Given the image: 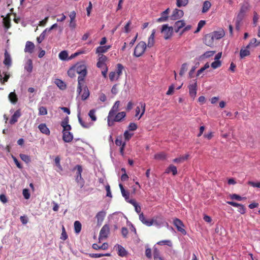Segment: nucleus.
<instances>
[{
    "label": "nucleus",
    "instance_id": "f257e3e1",
    "mask_svg": "<svg viewBox=\"0 0 260 260\" xmlns=\"http://www.w3.org/2000/svg\"><path fill=\"white\" fill-rule=\"evenodd\" d=\"M74 68L76 73L79 74L77 92L80 93L82 90V87L84 86L85 78L87 74V67L85 63L80 62H77L74 66Z\"/></svg>",
    "mask_w": 260,
    "mask_h": 260
},
{
    "label": "nucleus",
    "instance_id": "f03ea898",
    "mask_svg": "<svg viewBox=\"0 0 260 260\" xmlns=\"http://www.w3.org/2000/svg\"><path fill=\"white\" fill-rule=\"evenodd\" d=\"M147 45L144 41L140 42L135 47L134 55L137 57L142 56L145 51Z\"/></svg>",
    "mask_w": 260,
    "mask_h": 260
},
{
    "label": "nucleus",
    "instance_id": "7ed1b4c3",
    "mask_svg": "<svg viewBox=\"0 0 260 260\" xmlns=\"http://www.w3.org/2000/svg\"><path fill=\"white\" fill-rule=\"evenodd\" d=\"M189 94L191 98L194 99L197 95V81L196 80H192L190 81L188 86Z\"/></svg>",
    "mask_w": 260,
    "mask_h": 260
},
{
    "label": "nucleus",
    "instance_id": "20e7f679",
    "mask_svg": "<svg viewBox=\"0 0 260 260\" xmlns=\"http://www.w3.org/2000/svg\"><path fill=\"white\" fill-rule=\"evenodd\" d=\"M152 225L159 227L162 225H166L169 226V224L167 222L164 218L162 216H154L152 218Z\"/></svg>",
    "mask_w": 260,
    "mask_h": 260
},
{
    "label": "nucleus",
    "instance_id": "39448f33",
    "mask_svg": "<svg viewBox=\"0 0 260 260\" xmlns=\"http://www.w3.org/2000/svg\"><path fill=\"white\" fill-rule=\"evenodd\" d=\"M161 31L164 35L165 39L167 40L172 36L173 27H169L167 24H164L162 26Z\"/></svg>",
    "mask_w": 260,
    "mask_h": 260
},
{
    "label": "nucleus",
    "instance_id": "423d86ee",
    "mask_svg": "<svg viewBox=\"0 0 260 260\" xmlns=\"http://www.w3.org/2000/svg\"><path fill=\"white\" fill-rule=\"evenodd\" d=\"M110 234L109 225L106 224L101 229L99 234V240L106 239Z\"/></svg>",
    "mask_w": 260,
    "mask_h": 260
},
{
    "label": "nucleus",
    "instance_id": "0eeeda50",
    "mask_svg": "<svg viewBox=\"0 0 260 260\" xmlns=\"http://www.w3.org/2000/svg\"><path fill=\"white\" fill-rule=\"evenodd\" d=\"M173 223L179 232H181L183 235L186 234L185 230L183 228L184 225L181 220L178 218H175L174 219Z\"/></svg>",
    "mask_w": 260,
    "mask_h": 260
},
{
    "label": "nucleus",
    "instance_id": "6e6552de",
    "mask_svg": "<svg viewBox=\"0 0 260 260\" xmlns=\"http://www.w3.org/2000/svg\"><path fill=\"white\" fill-rule=\"evenodd\" d=\"M145 108H146V104L145 103L143 102H140L139 105L137 107L136 109V115L135 117H138L139 114L140 113L141 109V113L139 117H138V119H140L142 116L144 114L145 112Z\"/></svg>",
    "mask_w": 260,
    "mask_h": 260
},
{
    "label": "nucleus",
    "instance_id": "1a4fd4ad",
    "mask_svg": "<svg viewBox=\"0 0 260 260\" xmlns=\"http://www.w3.org/2000/svg\"><path fill=\"white\" fill-rule=\"evenodd\" d=\"M99 58L96 63V66L99 68H102L107 67L106 62L108 60V58L105 55H98Z\"/></svg>",
    "mask_w": 260,
    "mask_h": 260
},
{
    "label": "nucleus",
    "instance_id": "9d476101",
    "mask_svg": "<svg viewBox=\"0 0 260 260\" xmlns=\"http://www.w3.org/2000/svg\"><path fill=\"white\" fill-rule=\"evenodd\" d=\"M214 39L211 33L206 35L204 38V42L207 46L211 47L214 44Z\"/></svg>",
    "mask_w": 260,
    "mask_h": 260
},
{
    "label": "nucleus",
    "instance_id": "9b49d317",
    "mask_svg": "<svg viewBox=\"0 0 260 260\" xmlns=\"http://www.w3.org/2000/svg\"><path fill=\"white\" fill-rule=\"evenodd\" d=\"M184 15V12L182 10L175 9L171 16L172 20H177L181 18Z\"/></svg>",
    "mask_w": 260,
    "mask_h": 260
},
{
    "label": "nucleus",
    "instance_id": "f8f14e48",
    "mask_svg": "<svg viewBox=\"0 0 260 260\" xmlns=\"http://www.w3.org/2000/svg\"><path fill=\"white\" fill-rule=\"evenodd\" d=\"M111 47V45L99 46L96 48L95 53L98 54V55H103V53H106Z\"/></svg>",
    "mask_w": 260,
    "mask_h": 260
},
{
    "label": "nucleus",
    "instance_id": "ddd939ff",
    "mask_svg": "<svg viewBox=\"0 0 260 260\" xmlns=\"http://www.w3.org/2000/svg\"><path fill=\"white\" fill-rule=\"evenodd\" d=\"M106 213L105 211L102 210L97 213L95 218L97 219V223L99 225H101L104 218L106 216Z\"/></svg>",
    "mask_w": 260,
    "mask_h": 260
},
{
    "label": "nucleus",
    "instance_id": "4468645a",
    "mask_svg": "<svg viewBox=\"0 0 260 260\" xmlns=\"http://www.w3.org/2000/svg\"><path fill=\"white\" fill-rule=\"evenodd\" d=\"M114 120L116 122H121L122 120L126 116V113L125 112H113Z\"/></svg>",
    "mask_w": 260,
    "mask_h": 260
},
{
    "label": "nucleus",
    "instance_id": "2eb2a0df",
    "mask_svg": "<svg viewBox=\"0 0 260 260\" xmlns=\"http://www.w3.org/2000/svg\"><path fill=\"white\" fill-rule=\"evenodd\" d=\"M79 94H81V99L83 101L86 100L89 96V91L87 86L84 84V86L82 87V90L80 93L78 92Z\"/></svg>",
    "mask_w": 260,
    "mask_h": 260
},
{
    "label": "nucleus",
    "instance_id": "dca6fc26",
    "mask_svg": "<svg viewBox=\"0 0 260 260\" xmlns=\"http://www.w3.org/2000/svg\"><path fill=\"white\" fill-rule=\"evenodd\" d=\"M4 57L5 58L3 63L5 66H7V68L9 69V67L11 66L12 60L10 55L7 50H6L5 52Z\"/></svg>",
    "mask_w": 260,
    "mask_h": 260
},
{
    "label": "nucleus",
    "instance_id": "f3484780",
    "mask_svg": "<svg viewBox=\"0 0 260 260\" xmlns=\"http://www.w3.org/2000/svg\"><path fill=\"white\" fill-rule=\"evenodd\" d=\"M76 13L75 11H73L71 12L69 15V17L70 18V22L69 24V26L72 29L75 28L76 26V24L75 22V18H76Z\"/></svg>",
    "mask_w": 260,
    "mask_h": 260
},
{
    "label": "nucleus",
    "instance_id": "a211bd4d",
    "mask_svg": "<svg viewBox=\"0 0 260 260\" xmlns=\"http://www.w3.org/2000/svg\"><path fill=\"white\" fill-rule=\"evenodd\" d=\"M62 139L65 142H71L73 139V135L70 132H62Z\"/></svg>",
    "mask_w": 260,
    "mask_h": 260
},
{
    "label": "nucleus",
    "instance_id": "6ab92c4d",
    "mask_svg": "<svg viewBox=\"0 0 260 260\" xmlns=\"http://www.w3.org/2000/svg\"><path fill=\"white\" fill-rule=\"evenodd\" d=\"M21 116V111L20 109H18L16 110L14 114L12 116L10 120V123L11 124H14L17 121L18 119Z\"/></svg>",
    "mask_w": 260,
    "mask_h": 260
},
{
    "label": "nucleus",
    "instance_id": "aec40b11",
    "mask_svg": "<svg viewBox=\"0 0 260 260\" xmlns=\"http://www.w3.org/2000/svg\"><path fill=\"white\" fill-rule=\"evenodd\" d=\"M244 17V15L238 13L235 19V26L237 30H239L240 29L241 22Z\"/></svg>",
    "mask_w": 260,
    "mask_h": 260
},
{
    "label": "nucleus",
    "instance_id": "412c9836",
    "mask_svg": "<svg viewBox=\"0 0 260 260\" xmlns=\"http://www.w3.org/2000/svg\"><path fill=\"white\" fill-rule=\"evenodd\" d=\"M34 48V44L30 41H27L25 44L24 51L31 54L33 52Z\"/></svg>",
    "mask_w": 260,
    "mask_h": 260
},
{
    "label": "nucleus",
    "instance_id": "4be33fe9",
    "mask_svg": "<svg viewBox=\"0 0 260 260\" xmlns=\"http://www.w3.org/2000/svg\"><path fill=\"white\" fill-rule=\"evenodd\" d=\"M185 26V22L183 20H179L175 22L174 25V29L176 32H178L180 29Z\"/></svg>",
    "mask_w": 260,
    "mask_h": 260
},
{
    "label": "nucleus",
    "instance_id": "5701e85b",
    "mask_svg": "<svg viewBox=\"0 0 260 260\" xmlns=\"http://www.w3.org/2000/svg\"><path fill=\"white\" fill-rule=\"evenodd\" d=\"M38 128L41 133L46 135H49L50 132L45 123H41L39 125Z\"/></svg>",
    "mask_w": 260,
    "mask_h": 260
},
{
    "label": "nucleus",
    "instance_id": "b1692460",
    "mask_svg": "<svg viewBox=\"0 0 260 260\" xmlns=\"http://www.w3.org/2000/svg\"><path fill=\"white\" fill-rule=\"evenodd\" d=\"M212 35L214 40H219L222 38L224 36V32L223 30H220L219 31H214L211 32Z\"/></svg>",
    "mask_w": 260,
    "mask_h": 260
},
{
    "label": "nucleus",
    "instance_id": "393cba45",
    "mask_svg": "<svg viewBox=\"0 0 260 260\" xmlns=\"http://www.w3.org/2000/svg\"><path fill=\"white\" fill-rule=\"evenodd\" d=\"M169 8L167 9L165 11L161 13V17L157 19L158 22L165 21L168 19V14L169 13Z\"/></svg>",
    "mask_w": 260,
    "mask_h": 260
},
{
    "label": "nucleus",
    "instance_id": "a878e982",
    "mask_svg": "<svg viewBox=\"0 0 260 260\" xmlns=\"http://www.w3.org/2000/svg\"><path fill=\"white\" fill-rule=\"evenodd\" d=\"M33 68L32 61L31 59H28L24 66V69L28 73H30L32 72Z\"/></svg>",
    "mask_w": 260,
    "mask_h": 260
},
{
    "label": "nucleus",
    "instance_id": "bb28decb",
    "mask_svg": "<svg viewBox=\"0 0 260 260\" xmlns=\"http://www.w3.org/2000/svg\"><path fill=\"white\" fill-rule=\"evenodd\" d=\"M155 33V29H153L151 34L149 36L148 40L147 46L149 48L152 47L154 44V35Z\"/></svg>",
    "mask_w": 260,
    "mask_h": 260
},
{
    "label": "nucleus",
    "instance_id": "cd10ccee",
    "mask_svg": "<svg viewBox=\"0 0 260 260\" xmlns=\"http://www.w3.org/2000/svg\"><path fill=\"white\" fill-rule=\"evenodd\" d=\"M249 48H242L240 51V56L241 59H243L246 56H249L250 54V51L248 50Z\"/></svg>",
    "mask_w": 260,
    "mask_h": 260
},
{
    "label": "nucleus",
    "instance_id": "c85d7f7f",
    "mask_svg": "<svg viewBox=\"0 0 260 260\" xmlns=\"http://www.w3.org/2000/svg\"><path fill=\"white\" fill-rule=\"evenodd\" d=\"M171 172L172 173V174L174 176L177 175V168L173 165H170L169 166V167L165 171V173H167V174H169Z\"/></svg>",
    "mask_w": 260,
    "mask_h": 260
},
{
    "label": "nucleus",
    "instance_id": "c756f323",
    "mask_svg": "<svg viewBox=\"0 0 260 260\" xmlns=\"http://www.w3.org/2000/svg\"><path fill=\"white\" fill-rule=\"evenodd\" d=\"M8 97L10 102L13 104H16L18 101L17 96L14 91L10 92Z\"/></svg>",
    "mask_w": 260,
    "mask_h": 260
},
{
    "label": "nucleus",
    "instance_id": "7c9ffc66",
    "mask_svg": "<svg viewBox=\"0 0 260 260\" xmlns=\"http://www.w3.org/2000/svg\"><path fill=\"white\" fill-rule=\"evenodd\" d=\"M127 251L121 245H118V254L121 257H124L127 255Z\"/></svg>",
    "mask_w": 260,
    "mask_h": 260
},
{
    "label": "nucleus",
    "instance_id": "2f4dec72",
    "mask_svg": "<svg viewBox=\"0 0 260 260\" xmlns=\"http://www.w3.org/2000/svg\"><path fill=\"white\" fill-rule=\"evenodd\" d=\"M154 260H163L160 256L159 250L157 248H154L153 250Z\"/></svg>",
    "mask_w": 260,
    "mask_h": 260
},
{
    "label": "nucleus",
    "instance_id": "473e14b6",
    "mask_svg": "<svg viewBox=\"0 0 260 260\" xmlns=\"http://www.w3.org/2000/svg\"><path fill=\"white\" fill-rule=\"evenodd\" d=\"M120 105V102L119 101H117L114 103V105L110 110L109 113H111L113 114V112H117L119 111V107Z\"/></svg>",
    "mask_w": 260,
    "mask_h": 260
},
{
    "label": "nucleus",
    "instance_id": "72a5a7b5",
    "mask_svg": "<svg viewBox=\"0 0 260 260\" xmlns=\"http://www.w3.org/2000/svg\"><path fill=\"white\" fill-rule=\"evenodd\" d=\"M211 6V4L209 1H205L204 2L203 5V8H202V12L203 13H206L207 11H208V10L210 8Z\"/></svg>",
    "mask_w": 260,
    "mask_h": 260
},
{
    "label": "nucleus",
    "instance_id": "f704fd0d",
    "mask_svg": "<svg viewBox=\"0 0 260 260\" xmlns=\"http://www.w3.org/2000/svg\"><path fill=\"white\" fill-rule=\"evenodd\" d=\"M92 247L95 250H98L100 249H102L103 250H106L108 248V244L106 243H104L101 246H99L97 244H93Z\"/></svg>",
    "mask_w": 260,
    "mask_h": 260
},
{
    "label": "nucleus",
    "instance_id": "c9c22d12",
    "mask_svg": "<svg viewBox=\"0 0 260 260\" xmlns=\"http://www.w3.org/2000/svg\"><path fill=\"white\" fill-rule=\"evenodd\" d=\"M113 114L111 113H108V116L107 117V123L109 126H112L114 124V122L116 121L114 120Z\"/></svg>",
    "mask_w": 260,
    "mask_h": 260
},
{
    "label": "nucleus",
    "instance_id": "e433bc0d",
    "mask_svg": "<svg viewBox=\"0 0 260 260\" xmlns=\"http://www.w3.org/2000/svg\"><path fill=\"white\" fill-rule=\"evenodd\" d=\"M188 156H189V155L186 154L184 156H182L179 157L178 158H176L174 159L173 160V161L175 163H178V164L181 163L183 161H184V160L187 159Z\"/></svg>",
    "mask_w": 260,
    "mask_h": 260
},
{
    "label": "nucleus",
    "instance_id": "4c0bfd02",
    "mask_svg": "<svg viewBox=\"0 0 260 260\" xmlns=\"http://www.w3.org/2000/svg\"><path fill=\"white\" fill-rule=\"evenodd\" d=\"M259 42H257V40L255 38H253L251 40L250 42L246 46V48H250L251 47H256L259 45Z\"/></svg>",
    "mask_w": 260,
    "mask_h": 260
},
{
    "label": "nucleus",
    "instance_id": "58836bf2",
    "mask_svg": "<svg viewBox=\"0 0 260 260\" xmlns=\"http://www.w3.org/2000/svg\"><path fill=\"white\" fill-rule=\"evenodd\" d=\"M89 257L91 258H99L103 256H109L110 255L109 253L101 254V253H89Z\"/></svg>",
    "mask_w": 260,
    "mask_h": 260
},
{
    "label": "nucleus",
    "instance_id": "ea45409f",
    "mask_svg": "<svg viewBox=\"0 0 260 260\" xmlns=\"http://www.w3.org/2000/svg\"><path fill=\"white\" fill-rule=\"evenodd\" d=\"M81 224L79 221H76L74 222V230L76 233H79L81 230Z\"/></svg>",
    "mask_w": 260,
    "mask_h": 260
},
{
    "label": "nucleus",
    "instance_id": "a19ab883",
    "mask_svg": "<svg viewBox=\"0 0 260 260\" xmlns=\"http://www.w3.org/2000/svg\"><path fill=\"white\" fill-rule=\"evenodd\" d=\"M123 69L124 67L121 63H118L117 64L116 73L118 77H119L121 75Z\"/></svg>",
    "mask_w": 260,
    "mask_h": 260
},
{
    "label": "nucleus",
    "instance_id": "79ce46f5",
    "mask_svg": "<svg viewBox=\"0 0 260 260\" xmlns=\"http://www.w3.org/2000/svg\"><path fill=\"white\" fill-rule=\"evenodd\" d=\"M248 9L249 8L248 5L244 4L241 6L239 13L245 16V14L248 11Z\"/></svg>",
    "mask_w": 260,
    "mask_h": 260
},
{
    "label": "nucleus",
    "instance_id": "37998d69",
    "mask_svg": "<svg viewBox=\"0 0 260 260\" xmlns=\"http://www.w3.org/2000/svg\"><path fill=\"white\" fill-rule=\"evenodd\" d=\"M154 158L157 160H165L166 158V155L164 152H160L154 155Z\"/></svg>",
    "mask_w": 260,
    "mask_h": 260
},
{
    "label": "nucleus",
    "instance_id": "c03bdc74",
    "mask_svg": "<svg viewBox=\"0 0 260 260\" xmlns=\"http://www.w3.org/2000/svg\"><path fill=\"white\" fill-rule=\"evenodd\" d=\"M76 168L77 169V177H76V180H77V181L78 182L79 178L80 179H83L82 178V176H81V173L82 172V167L80 165H77L76 166Z\"/></svg>",
    "mask_w": 260,
    "mask_h": 260
},
{
    "label": "nucleus",
    "instance_id": "a18cd8bd",
    "mask_svg": "<svg viewBox=\"0 0 260 260\" xmlns=\"http://www.w3.org/2000/svg\"><path fill=\"white\" fill-rule=\"evenodd\" d=\"M96 110L95 109H91L88 113V116L90 117L92 121H95L96 120V116L95 115Z\"/></svg>",
    "mask_w": 260,
    "mask_h": 260
},
{
    "label": "nucleus",
    "instance_id": "49530a36",
    "mask_svg": "<svg viewBox=\"0 0 260 260\" xmlns=\"http://www.w3.org/2000/svg\"><path fill=\"white\" fill-rule=\"evenodd\" d=\"M188 0H176V5L178 7H184L187 5Z\"/></svg>",
    "mask_w": 260,
    "mask_h": 260
},
{
    "label": "nucleus",
    "instance_id": "de8ad7c7",
    "mask_svg": "<svg viewBox=\"0 0 260 260\" xmlns=\"http://www.w3.org/2000/svg\"><path fill=\"white\" fill-rule=\"evenodd\" d=\"M109 79L111 81L117 80L119 77H117V75L115 72H111L109 74Z\"/></svg>",
    "mask_w": 260,
    "mask_h": 260
},
{
    "label": "nucleus",
    "instance_id": "09e8293b",
    "mask_svg": "<svg viewBox=\"0 0 260 260\" xmlns=\"http://www.w3.org/2000/svg\"><path fill=\"white\" fill-rule=\"evenodd\" d=\"M187 70V64L186 63H183L179 72V75L182 76Z\"/></svg>",
    "mask_w": 260,
    "mask_h": 260
},
{
    "label": "nucleus",
    "instance_id": "8fccbe9b",
    "mask_svg": "<svg viewBox=\"0 0 260 260\" xmlns=\"http://www.w3.org/2000/svg\"><path fill=\"white\" fill-rule=\"evenodd\" d=\"M19 156L20 158L26 163H29L31 161L30 157L27 155L20 154Z\"/></svg>",
    "mask_w": 260,
    "mask_h": 260
},
{
    "label": "nucleus",
    "instance_id": "3c124183",
    "mask_svg": "<svg viewBox=\"0 0 260 260\" xmlns=\"http://www.w3.org/2000/svg\"><path fill=\"white\" fill-rule=\"evenodd\" d=\"M3 23L5 28L8 29L11 26L10 19L9 18L5 17L3 19Z\"/></svg>",
    "mask_w": 260,
    "mask_h": 260
},
{
    "label": "nucleus",
    "instance_id": "603ef678",
    "mask_svg": "<svg viewBox=\"0 0 260 260\" xmlns=\"http://www.w3.org/2000/svg\"><path fill=\"white\" fill-rule=\"evenodd\" d=\"M68 57V53L66 51H62L59 54V57L62 60H66Z\"/></svg>",
    "mask_w": 260,
    "mask_h": 260
},
{
    "label": "nucleus",
    "instance_id": "864d4df0",
    "mask_svg": "<svg viewBox=\"0 0 260 260\" xmlns=\"http://www.w3.org/2000/svg\"><path fill=\"white\" fill-rule=\"evenodd\" d=\"M55 83L57 86L61 89H64L66 87V85L64 82L60 79H57L55 81Z\"/></svg>",
    "mask_w": 260,
    "mask_h": 260
},
{
    "label": "nucleus",
    "instance_id": "5fc2aeb1",
    "mask_svg": "<svg viewBox=\"0 0 260 260\" xmlns=\"http://www.w3.org/2000/svg\"><path fill=\"white\" fill-rule=\"evenodd\" d=\"M221 66V62L220 60H215L211 64V67L214 69L219 68Z\"/></svg>",
    "mask_w": 260,
    "mask_h": 260
},
{
    "label": "nucleus",
    "instance_id": "6e6d98bb",
    "mask_svg": "<svg viewBox=\"0 0 260 260\" xmlns=\"http://www.w3.org/2000/svg\"><path fill=\"white\" fill-rule=\"evenodd\" d=\"M119 187L120 188L121 192V193H122V196L124 197H125V199L128 198V197H129V193L126 192V191H125V190H124V189L123 188V185L121 184H119Z\"/></svg>",
    "mask_w": 260,
    "mask_h": 260
},
{
    "label": "nucleus",
    "instance_id": "4d7b16f0",
    "mask_svg": "<svg viewBox=\"0 0 260 260\" xmlns=\"http://www.w3.org/2000/svg\"><path fill=\"white\" fill-rule=\"evenodd\" d=\"M78 120H79V122L80 123V124L82 125V126L84 128H89V124L87 123H85V122H84L82 118L80 117V116H79V115H78Z\"/></svg>",
    "mask_w": 260,
    "mask_h": 260
},
{
    "label": "nucleus",
    "instance_id": "13d9d810",
    "mask_svg": "<svg viewBox=\"0 0 260 260\" xmlns=\"http://www.w3.org/2000/svg\"><path fill=\"white\" fill-rule=\"evenodd\" d=\"M76 73V72H75L74 67L71 68L68 71V74L69 76H70L71 78H73L75 76Z\"/></svg>",
    "mask_w": 260,
    "mask_h": 260
},
{
    "label": "nucleus",
    "instance_id": "bf43d9fd",
    "mask_svg": "<svg viewBox=\"0 0 260 260\" xmlns=\"http://www.w3.org/2000/svg\"><path fill=\"white\" fill-rule=\"evenodd\" d=\"M39 114L41 115H45L47 114V110L46 107L42 106L39 109Z\"/></svg>",
    "mask_w": 260,
    "mask_h": 260
},
{
    "label": "nucleus",
    "instance_id": "052dcab7",
    "mask_svg": "<svg viewBox=\"0 0 260 260\" xmlns=\"http://www.w3.org/2000/svg\"><path fill=\"white\" fill-rule=\"evenodd\" d=\"M68 238V235L66 232L65 228L63 226L62 228V233L60 237V239L63 240H66Z\"/></svg>",
    "mask_w": 260,
    "mask_h": 260
},
{
    "label": "nucleus",
    "instance_id": "680f3d73",
    "mask_svg": "<svg viewBox=\"0 0 260 260\" xmlns=\"http://www.w3.org/2000/svg\"><path fill=\"white\" fill-rule=\"evenodd\" d=\"M137 127H138V126H137V124H136L134 122H131L129 124L128 126V129L129 131H135L136 129H137Z\"/></svg>",
    "mask_w": 260,
    "mask_h": 260
},
{
    "label": "nucleus",
    "instance_id": "e2e57ef3",
    "mask_svg": "<svg viewBox=\"0 0 260 260\" xmlns=\"http://www.w3.org/2000/svg\"><path fill=\"white\" fill-rule=\"evenodd\" d=\"M60 158L59 156H57L54 159V162L55 165L59 169L62 170V167L60 164Z\"/></svg>",
    "mask_w": 260,
    "mask_h": 260
},
{
    "label": "nucleus",
    "instance_id": "0e129e2a",
    "mask_svg": "<svg viewBox=\"0 0 260 260\" xmlns=\"http://www.w3.org/2000/svg\"><path fill=\"white\" fill-rule=\"evenodd\" d=\"M22 194L25 199H29L30 193L28 189H24L22 191Z\"/></svg>",
    "mask_w": 260,
    "mask_h": 260
},
{
    "label": "nucleus",
    "instance_id": "69168bd1",
    "mask_svg": "<svg viewBox=\"0 0 260 260\" xmlns=\"http://www.w3.org/2000/svg\"><path fill=\"white\" fill-rule=\"evenodd\" d=\"M133 134L129 133L128 131H126L124 133V137L125 140L126 141H128L133 136Z\"/></svg>",
    "mask_w": 260,
    "mask_h": 260
},
{
    "label": "nucleus",
    "instance_id": "338daca9",
    "mask_svg": "<svg viewBox=\"0 0 260 260\" xmlns=\"http://www.w3.org/2000/svg\"><path fill=\"white\" fill-rule=\"evenodd\" d=\"M238 212H240L242 214H245L246 212V208L243 205L240 204V206H238Z\"/></svg>",
    "mask_w": 260,
    "mask_h": 260
},
{
    "label": "nucleus",
    "instance_id": "774afa93",
    "mask_svg": "<svg viewBox=\"0 0 260 260\" xmlns=\"http://www.w3.org/2000/svg\"><path fill=\"white\" fill-rule=\"evenodd\" d=\"M248 184L251 185L253 187H257L260 188V182L258 183H255L252 181H248Z\"/></svg>",
    "mask_w": 260,
    "mask_h": 260
}]
</instances>
